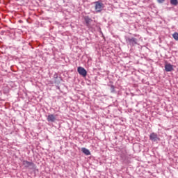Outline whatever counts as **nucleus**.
<instances>
[{"mask_svg": "<svg viewBox=\"0 0 178 178\" xmlns=\"http://www.w3.org/2000/svg\"><path fill=\"white\" fill-rule=\"evenodd\" d=\"M84 20H85L87 26H90V23H91L92 22V19H91V18H90V17H88V16L85 17Z\"/></svg>", "mask_w": 178, "mask_h": 178, "instance_id": "nucleus-9", "label": "nucleus"}, {"mask_svg": "<svg viewBox=\"0 0 178 178\" xmlns=\"http://www.w3.org/2000/svg\"><path fill=\"white\" fill-rule=\"evenodd\" d=\"M171 5H174L175 6H177L178 5L177 0H170Z\"/></svg>", "mask_w": 178, "mask_h": 178, "instance_id": "nucleus-11", "label": "nucleus"}, {"mask_svg": "<svg viewBox=\"0 0 178 178\" xmlns=\"http://www.w3.org/2000/svg\"><path fill=\"white\" fill-rule=\"evenodd\" d=\"M81 151L83 154H85V155H91V152L87 148L82 147Z\"/></svg>", "mask_w": 178, "mask_h": 178, "instance_id": "nucleus-8", "label": "nucleus"}, {"mask_svg": "<svg viewBox=\"0 0 178 178\" xmlns=\"http://www.w3.org/2000/svg\"><path fill=\"white\" fill-rule=\"evenodd\" d=\"M149 140H151V141H158V140H160V138L158 137V134L156 133H152L149 135Z\"/></svg>", "mask_w": 178, "mask_h": 178, "instance_id": "nucleus-4", "label": "nucleus"}, {"mask_svg": "<svg viewBox=\"0 0 178 178\" xmlns=\"http://www.w3.org/2000/svg\"><path fill=\"white\" fill-rule=\"evenodd\" d=\"M157 1L159 2V3H163V2H165V0H157Z\"/></svg>", "mask_w": 178, "mask_h": 178, "instance_id": "nucleus-12", "label": "nucleus"}, {"mask_svg": "<svg viewBox=\"0 0 178 178\" xmlns=\"http://www.w3.org/2000/svg\"><path fill=\"white\" fill-rule=\"evenodd\" d=\"M128 42L130 45L134 46L137 44V39L132 38H128L127 39Z\"/></svg>", "mask_w": 178, "mask_h": 178, "instance_id": "nucleus-5", "label": "nucleus"}, {"mask_svg": "<svg viewBox=\"0 0 178 178\" xmlns=\"http://www.w3.org/2000/svg\"><path fill=\"white\" fill-rule=\"evenodd\" d=\"M165 72H172L173 70V65L171 64H165Z\"/></svg>", "mask_w": 178, "mask_h": 178, "instance_id": "nucleus-6", "label": "nucleus"}, {"mask_svg": "<svg viewBox=\"0 0 178 178\" xmlns=\"http://www.w3.org/2000/svg\"><path fill=\"white\" fill-rule=\"evenodd\" d=\"M47 120L48 122H55L56 120L55 115H54V114L49 115L47 116Z\"/></svg>", "mask_w": 178, "mask_h": 178, "instance_id": "nucleus-7", "label": "nucleus"}, {"mask_svg": "<svg viewBox=\"0 0 178 178\" xmlns=\"http://www.w3.org/2000/svg\"><path fill=\"white\" fill-rule=\"evenodd\" d=\"M95 9L96 12H102L103 8H104V3L101 2V1H98L95 2Z\"/></svg>", "mask_w": 178, "mask_h": 178, "instance_id": "nucleus-1", "label": "nucleus"}, {"mask_svg": "<svg viewBox=\"0 0 178 178\" xmlns=\"http://www.w3.org/2000/svg\"><path fill=\"white\" fill-rule=\"evenodd\" d=\"M22 164L24 165L25 168H31V169H35V165L33 162L23 161Z\"/></svg>", "mask_w": 178, "mask_h": 178, "instance_id": "nucleus-2", "label": "nucleus"}, {"mask_svg": "<svg viewBox=\"0 0 178 178\" xmlns=\"http://www.w3.org/2000/svg\"><path fill=\"white\" fill-rule=\"evenodd\" d=\"M172 37L175 41H178V33L175 32L172 34Z\"/></svg>", "mask_w": 178, "mask_h": 178, "instance_id": "nucleus-10", "label": "nucleus"}, {"mask_svg": "<svg viewBox=\"0 0 178 178\" xmlns=\"http://www.w3.org/2000/svg\"><path fill=\"white\" fill-rule=\"evenodd\" d=\"M77 72L81 76H83V77H86V76H87V70H86L83 67H78Z\"/></svg>", "mask_w": 178, "mask_h": 178, "instance_id": "nucleus-3", "label": "nucleus"}]
</instances>
